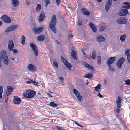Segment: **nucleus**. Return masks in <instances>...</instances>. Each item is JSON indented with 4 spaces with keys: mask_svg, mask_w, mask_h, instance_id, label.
I'll return each mask as SVG.
<instances>
[{
    "mask_svg": "<svg viewBox=\"0 0 130 130\" xmlns=\"http://www.w3.org/2000/svg\"><path fill=\"white\" fill-rule=\"evenodd\" d=\"M82 21L81 20H79L78 22V24L79 25H82Z\"/></svg>",
    "mask_w": 130,
    "mask_h": 130,
    "instance_id": "obj_49",
    "label": "nucleus"
},
{
    "mask_svg": "<svg viewBox=\"0 0 130 130\" xmlns=\"http://www.w3.org/2000/svg\"><path fill=\"white\" fill-rule=\"evenodd\" d=\"M109 67L108 69L110 71H114L115 69L114 68L111 66V65H107Z\"/></svg>",
    "mask_w": 130,
    "mask_h": 130,
    "instance_id": "obj_36",
    "label": "nucleus"
},
{
    "mask_svg": "<svg viewBox=\"0 0 130 130\" xmlns=\"http://www.w3.org/2000/svg\"><path fill=\"white\" fill-rule=\"evenodd\" d=\"M25 36L23 35L21 36V43L23 44H25Z\"/></svg>",
    "mask_w": 130,
    "mask_h": 130,
    "instance_id": "obj_29",
    "label": "nucleus"
},
{
    "mask_svg": "<svg viewBox=\"0 0 130 130\" xmlns=\"http://www.w3.org/2000/svg\"><path fill=\"white\" fill-rule=\"evenodd\" d=\"M71 55L72 58L75 60H77V56L76 55V52L73 51L71 53Z\"/></svg>",
    "mask_w": 130,
    "mask_h": 130,
    "instance_id": "obj_20",
    "label": "nucleus"
},
{
    "mask_svg": "<svg viewBox=\"0 0 130 130\" xmlns=\"http://www.w3.org/2000/svg\"><path fill=\"white\" fill-rule=\"evenodd\" d=\"M120 108H119L118 107H117L116 110V111L117 113H119V112Z\"/></svg>",
    "mask_w": 130,
    "mask_h": 130,
    "instance_id": "obj_52",
    "label": "nucleus"
},
{
    "mask_svg": "<svg viewBox=\"0 0 130 130\" xmlns=\"http://www.w3.org/2000/svg\"><path fill=\"white\" fill-rule=\"evenodd\" d=\"M32 80H29V81H26V83H27L28 84H29L32 83Z\"/></svg>",
    "mask_w": 130,
    "mask_h": 130,
    "instance_id": "obj_50",
    "label": "nucleus"
},
{
    "mask_svg": "<svg viewBox=\"0 0 130 130\" xmlns=\"http://www.w3.org/2000/svg\"><path fill=\"white\" fill-rule=\"evenodd\" d=\"M117 66L119 68H121L122 67V64L120 62L118 61H117L116 63Z\"/></svg>",
    "mask_w": 130,
    "mask_h": 130,
    "instance_id": "obj_39",
    "label": "nucleus"
},
{
    "mask_svg": "<svg viewBox=\"0 0 130 130\" xmlns=\"http://www.w3.org/2000/svg\"><path fill=\"white\" fill-rule=\"evenodd\" d=\"M26 4H27V5H28L29 4V2L28 0H26V1H25Z\"/></svg>",
    "mask_w": 130,
    "mask_h": 130,
    "instance_id": "obj_58",
    "label": "nucleus"
},
{
    "mask_svg": "<svg viewBox=\"0 0 130 130\" xmlns=\"http://www.w3.org/2000/svg\"><path fill=\"white\" fill-rule=\"evenodd\" d=\"M74 122L75 124L77 125L78 126L80 127H83V126L79 124L77 122L74 121Z\"/></svg>",
    "mask_w": 130,
    "mask_h": 130,
    "instance_id": "obj_48",
    "label": "nucleus"
},
{
    "mask_svg": "<svg viewBox=\"0 0 130 130\" xmlns=\"http://www.w3.org/2000/svg\"><path fill=\"white\" fill-rule=\"evenodd\" d=\"M47 94L48 95V96H49V97H53L52 96L50 95L49 93H47Z\"/></svg>",
    "mask_w": 130,
    "mask_h": 130,
    "instance_id": "obj_60",
    "label": "nucleus"
},
{
    "mask_svg": "<svg viewBox=\"0 0 130 130\" xmlns=\"http://www.w3.org/2000/svg\"><path fill=\"white\" fill-rule=\"evenodd\" d=\"M11 59L12 60V61H13L14 60H15V58H13V57H11Z\"/></svg>",
    "mask_w": 130,
    "mask_h": 130,
    "instance_id": "obj_61",
    "label": "nucleus"
},
{
    "mask_svg": "<svg viewBox=\"0 0 130 130\" xmlns=\"http://www.w3.org/2000/svg\"><path fill=\"white\" fill-rule=\"evenodd\" d=\"M95 91L98 92H100L101 91V85L99 84L98 85L94 87Z\"/></svg>",
    "mask_w": 130,
    "mask_h": 130,
    "instance_id": "obj_27",
    "label": "nucleus"
},
{
    "mask_svg": "<svg viewBox=\"0 0 130 130\" xmlns=\"http://www.w3.org/2000/svg\"><path fill=\"white\" fill-rule=\"evenodd\" d=\"M45 2L46 3L45 5L46 7H47V6L50 4V1L49 0H44Z\"/></svg>",
    "mask_w": 130,
    "mask_h": 130,
    "instance_id": "obj_42",
    "label": "nucleus"
},
{
    "mask_svg": "<svg viewBox=\"0 0 130 130\" xmlns=\"http://www.w3.org/2000/svg\"><path fill=\"white\" fill-rule=\"evenodd\" d=\"M82 63L85 67L87 68L88 66H89V64L86 62L83 61L82 62Z\"/></svg>",
    "mask_w": 130,
    "mask_h": 130,
    "instance_id": "obj_40",
    "label": "nucleus"
},
{
    "mask_svg": "<svg viewBox=\"0 0 130 130\" xmlns=\"http://www.w3.org/2000/svg\"><path fill=\"white\" fill-rule=\"evenodd\" d=\"M92 57L93 59H95L96 57V52L95 51H93L92 54Z\"/></svg>",
    "mask_w": 130,
    "mask_h": 130,
    "instance_id": "obj_35",
    "label": "nucleus"
},
{
    "mask_svg": "<svg viewBox=\"0 0 130 130\" xmlns=\"http://www.w3.org/2000/svg\"><path fill=\"white\" fill-rule=\"evenodd\" d=\"M50 104L51 106L53 107H56L57 106V105L56 104H55L53 102H51L50 103Z\"/></svg>",
    "mask_w": 130,
    "mask_h": 130,
    "instance_id": "obj_38",
    "label": "nucleus"
},
{
    "mask_svg": "<svg viewBox=\"0 0 130 130\" xmlns=\"http://www.w3.org/2000/svg\"><path fill=\"white\" fill-rule=\"evenodd\" d=\"M14 53H16L18 52V50L17 49H12V50Z\"/></svg>",
    "mask_w": 130,
    "mask_h": 130,
    "instance_id": "obj_51",
    "label": "nucleus"
},
{
    "mask_svg": "<svg viewBox=\"0 0 130 130\" xmlns=\"http://www.w3.org/2000/svg\"><path fill=\"white\" fill-rule=\"evenodd\" d=\"M14 42L12 40H10L9 41L8 49L10 51H12L14 47Z\"/></svg>",
    "mask_w": 130,
    "mask_h": 130,
    "instance_id": "obj_10",
    "label": "nucleus"
},
{
    "mask_svg": "<svg viewBox=\"0 0 130 130\" xmlns=\"http://www.w3.org/2000/svg\"><path fill=\"white\" fill-rule=\"evenodd\" d=\"M57 3V5H59V3L60 0H55Z\"/></svg>",
    "mask_w": 130,
    "mask_h": 130,
    "instance_id": "obj_54",
    "label": "nucleus"
},
{
    "mask_svg": "<svg viewBox=\"0 0 130 130\" xmlns=\"http://www.w3.org/2000/svg\"><path fill=\"white\" fill-rule=\"evenodd\" d=\"M82 13L84 15H89L90 13L86 9L83 8L81 10Z\"/></svg>",
    "mask_w": 130,
    "mask_h": 130,
    "instance_id": "obj_22",
    "label": "nucleus"
},
{
    "mask_svg": "<svg viewBox=\"0 0 130 130\" xmlns=\"http://www.w3.org/2000/svg\"><path fill=\"white\" fill-rule=\"evenodd\" d=\"M61 60L64 63L65 66L68 68L70 70L71 69V65L69 63L67 60L63 57H61Z\"/></svg>",
    "mask_w": 130,
    "mask_h": 130,
    "instance_id": "obj_6",
    "label": "nucleus"
},
{
    "mask_svg": "<svg viewBox=\"0 0 130 130\" xmlns=\"http://www.w3.org/2000/svg\"><path fill=\"white\" fill-rule=\"evenodd\" d=\"M24 96L29 98L33 97L36 95V92L31 90H28L25 92L23 94Z\"/></svg>",
    "mask_w": 130,
    "mask_h": 130,
    "instance_id": "obj_3",
    "label": "nucleus"
},
{
    "mask_svg": "<svg viewBox=\"0 0 130 130\" xmlns=\"http://www.w3.org/2000/svg\"><path fill=\"white\" fill-rule=\"evenodd\" d=\"M56 23V18L55 15L53 16L49 25V27L55 33L56 32V30L55 26Z\"/></svg>",
    "mask_w": 130,
    "mask_h": 130,
    "instance_id": "obj_2",
    "label": "nucleus"
},
{
    "mask_svg": "<svg viewBox=\"0 0 130 130\" xmlns=\"http://www.w3.org/2000/svg\"><path fill=\"white\" fill-rule=\"evenodd\" d=\"M123 4L125 5L123 7V8H126L128 9H130V2H124Z\"/></svg>",
    "mask_w": 130,
    "mask_h": 130,
    "instance_id": "obj_21",
    "label": "nucleus"
},
{
    "mask_svg": "<svg viewBox=\"0 0 130 130\" xmlns=\"http://www.w3.org/2000/svg\"><path fill=\"white\" fill-rule=\"evenodd\" d=\"M100 98H102L103 97V96L100 93H98V95H97Z\"/></svg>",
    "mask_w": 130,
    "mask_h": 130,
    "instance_id": "obj_53",
    "label": "nucleus"
},
{
    "mask_svg": "<svg viewBox=\"0 0 130 130\" xmlns=\"http://www.w3.org/2000/svg\"><path fill=\"white\" fill-rule=\"evenodd\" d=\"M125 82L126 84L128 85H129L130 84V80L129 79H127L125 80Z\"/></svg>",
    "mask_w": 130,
    "mask_h": 130,
    "instance_id": "obj_44",
    "label": "nucleus"
},
{
    "mask_svg": "<svg viewBox=\"0 0 130 130\" xmlns=\"http://www.w3.org/2000/svg\"><path fill=\"white\" fill-rule=\"evenodd\" d=\"M45 14L44 12H41L40 15L38 18V19L39 22L43 20L44 19L45 17Z\"/></svg>",
    "mask_w": 130,
    "mask_h": 130,
    "instance_id": "obj_16",
    "label": "nucleus"
},
{
    "mask_svg": "<svg viewBox=\"0 0 130 130\" xmlns=\"http://www.w3.org/2000/svg\"><path fill=\"white\" fill-rule=\"evenodd\" d=\"M73 92L74 93L76 96L78 100L80 101H81L82 97L80 95L79 92L75 89L73 90Z\"/></svg>",
    "mask_w": 130,
    "mask_h": 130,
    "instance_id": "obj_9",
    "label": "nucleus"
},
{
    "mask_svg": "<svg viewBox=\"0 0 130 130\" xmlns=\"http://www.w3.org/2000/svg\"><path fill=\"white\" fill-rule=\"evenodd\" d=\"M82 51V52H83V55H85V52H83Z\"/></svg>",
    "mask_w": 130,
    "mask_h": 130,
    "instance_id": "obj_64",
    "label": "nucleus"
},
{
    "mask_svg": "<svg viewBox=\"0 0 130 130\" xmlns=\"http://www.w3.org/2000/svg\"><path fill=\"white\" fill-rule=\"evenodd\" d=\"M87 68H88L92 70H93L94 69V68L92 66L89 64V66H88Z\"/></svg>",
    "mask_w": 130,
    "mask_h": 130,
    "instance_id": "obj_47",
    "label": "nucleus"
},
{
    "mask_svg": "<svg viewBox=\"0 0 130 130\" xmlns=\"http://www.w3.org/2000/svg\"><path fill=\"white\" fill-rule=\"evenodd\" d=\"M3 88L1 86H0V98L2 97V93L3 92Z\"/></svg>",
    "mask_w": 130,
    "mask_h": 130,
    "instance_id": "obj_37",
    "label": "nucleus"
},
{
    "mask_svg": "<svg viewBox=\"0 0 130 130\" xmlns=\"http://www.w3.org/2000/svg\"><path fill=\"white\" fill-rule=\"evenodd\" d=\"M117 22L120 24H125L127 22L126 19L124 17H120L117 20Z\"/></svg>",
    "mask_w": 130,
    "mask_h": 130,
    "instance_id": "obj_7",
    "label": "nucleus"
},
{
    "mask_svg": "<svg viewBox=\"0 0 130 130\" xmlns=\"http://www.w3.org/2000/svg\"><path fill=\"white\" fill-rule=\"evenodd\" d=\"M18 27V26L13 25L9 27L5 31L6 32H9L13 31L15 29Z\"/></svg>",
    "mask_w": 130,
    "mask_h": 130,
    "instance_id": "obj_12",
    "label": "nucleus"
},
{
    "mask_svg": "<svg viewBox=\"0 0 130 130\" xmlns=\"http://www.w3.org/2000/svg\"><path fill=\"white\" fill-rule=\"evenodd\" d=\"M121 99L119 96L118 97V100L116 101V103L117 107L121 108Z\"/></svg>",
    "mask_w": 130,
    "mask_h": 130,
    "instance_id": "obj_17",
    "label": "nucleus"
},
{
    "mask_svg": "<svg viewBox=\"0 0 130 130\" xmlns=\"http://www.w3.org/2000/svg\"><path fill=\"white\" fill-rule=\"evenodd\" d=\"M45 37L44 35H42L38 36L37 38V39L39 41H42L45 39Z\"/></svg>",
    "mask_w": 130,
    "mask_h": 130,
    "instance_id": "obj_25",
    "label": "nucleus"
},
{
    "mask_svg": "<svg viewBox=\"0 0 130 130\" xmlns=\"http://www.w3.org/2000/svg\"><path fill=\"white\" fill-rule=\"evenodd\" d=\"M43 28L40 27L37 28H33V30L36 34H39L40 33L42 30Z\"/></svg>",
    "mask_w": 130,
    "mask_h": 130,
    "instance_id": "obj_15",
    "label": "nucleus"
},
{
    "mask_svg": "<svg viewBox=\"0 0 130 130\" xmlns=\"http://www.w3.org/2000/svg\"><path fill=\"white\" fill-rule=\"evenodd\" d=\"M59 79L62 81H63L64 80V78L63 77H60L59 78Z\"/></svg>",
    "mask_w": 130,
    "mask_h": 130,
    "instance_id": "obj_56",
    "label": "nucleus"
},
{
    "mask_svg": "<svg viewBox=\"0 0 130 130\" xmlns=\"http://www.w3.org/2000/svg\"><path fill=\"white\" fill-rule=\"evenodd\" d=\"M28 68L32 71H35L36 70L35 66L32 64L29 65L28 66Z\"/></svg>",
    "mask_w": 130,
    "mask_h": 130,
    "instance_id": "obj_26",
    "label": "nucleus"
},
{
    "mask_svg": "<svg viewBox=\"0 0 130 130\" xmlns=\"http://www.w3.org/2000/svg\"><path fill=\"white\" fill-rule=\"evenodd\" d=\"M56 128L58 129V130H65V129H63L62 127L59 126H57Z\"/></svg>",
    "mask_w": 130,
    "mask_h": 130,
    "instance_id": "obj_46",
    "label": "nucleus"
},
{
    "mask_svg": "<svg viewBox=\"0 0 130 130\" xmlns=\"http://www.w3.org/2000/svg\"><path fill=\"white\" fill-rule=\"evenodd\" d=\"M12 5L14 7H16L19 4V2L17 0H11Z\"/></svg>",
    "mask_w": 130,
    "mask_h": 130,
    "instance_id": "obj_24",
    "label": "nucleus"
},
{
    "mask_svg": "<svg viewBox=\"0 0 130 130\" xmlns=\"http://www.w3.org/2000/svg\"><path fill=\"white\" fill-rule=\"evenodd\" d=\"M92 76L93 75L92 74H90L89 73H88L86 74L84 76V77L90 78H92Z\"/></svg>",
    "mask_w": 130,
    "mask_h": 130,
    "instance_id": "obj_30",
    "label": "nucleus"
},
{
    "mask_svg": "<svg viewBox=\"0 0 130 130\" xmlns=\"http://www.w3.org/2000/svg\"><path fill=\"white\" fill-rule=\"evenodd\" d=\"M89 26L93 32H95L96 31L97 29L95 25L92 22L89 24Z\"/></svg>",
    "mask_w": 130,
    "mask_h": 130,
    "instance_id": "obj_19",
    "label": "nucleus"
},
{
    "mask_svg": "<svg viewBox=\"0 0 130 130\" xmlns=\"http://www.w3.org/2000/svg\"><path fill=\"white\" fill-rule=\"evenodd\" d=\"M112 0H108L107 3H112Z\"/></svg>",
    "mask_w": 130,
    "mask_h": 130,
    "instance_id": "obj_57",
    "label": "nucleus"
},
{
    "mask_svg": "<svg viewBox=\"0 0 130 130\" xmlns=\"http://www.w3.org/2000/svg\"><path fill=\"white\" fill-rule=\"evenodd\" d=\"M97 58V63L99 65H100L101 62V57L100 56H98Z\"/></svg>",
    "mask_w": 130,
    "mask_h": 130,
    "instance_id": "obj_33",
    "label": "nucleus"
},
{
    "mask_svg": "<svg viewBox=\"0 0 130 130\" xmlns=\"http://www.w3.org/2000/svg\"><path fill=\"white\" fill-rule=\"evenodd\" d=\"M30 46L35 53V55L37 56L38 55V53L37 47L32 43H30Z\"/></svg>",
    "mask_w": 130,
    "mask_h": 130,
    "instance_id": "obj_8",
    "label": "nucleus"
},
{
    "mask_svg": "<svg viewBox=\"0 0 130 130\" xmlns=\"http://www.w3.org/2000/svg\"><path fill=\"white\" fill-rule=\"evenodd\" d=\"M128 13V10L126 9H123L120 10L118 12V15L120 16H125Z\"/></svg>",
    "mask_w": 130,
    "mask_h": 130,
    "instance_id": "obj_5",
    "label": "nucleus"
},
{
    "mask_svg": "<svg viewBox=\"0 0 130 130\" xmlns=\"http://www.w3.org/2000/svg\"><path fill=\"white\" fill-rule=\"evenodd\" d=\"M7 88V89L6 93L7 95L8 96L13 92V89L12 87L10 86H8Z\"/></svg>",
    "mask_w": 130,
    "mask_h": 130,
    "instance_id": "obj_14",
    "label": "nucleus"
},
{
    "mask_svg": "<svg viewBox=\"0 0 130 130\" xmlns=\"http://www.w3.org/2000/svg\"><path fill=\"white\" fill-rule=\"evenodd\" d=\"M21 99L17 97L16 96H14L13 98V102L14 103L16 104H18L20 103L21 101Z\"/></svg>",
    "mask_w": 130,
    "mask_h": 130,
    "instance_id": "obj_13",
    "label": "nucleus"
},
{
    "mask_svg": "<svg viewBox=\"0 0 130 130\" xmlns=\"http://www.w3.org/2000/svg\"><path fill=\"white\" fill-rule=\"evenodd\" d=\"M105 29V27L104 26L101 27L99 28V31L100 32H102Z\"/></svg>",
    "mask_w": 130,
    "mask_h": 130,
    "instance_id": "obj_41",
    "label": "nucleus"
},
{
    "mask_svg": "<svg viewBox=\"0 0 130 130\" xmlns=\"http://www.w3.org/2000/svg\"><path fill=\"white\" fill-rule=\"evenodd\" d=\"M111 4L107 3L105 5V8L106 12H107L111 6Z\"/></svg>",
    "mask_w": 130,
    "mask_h": 130,
    "instance_id": "obj_28",
    "label": "nucleus"
},
{
    "mask_svg": "<svg viewBox=\"0 0 130 130\" xmlns=\"http://www.w3.org/2000/svg\"><path fill=\"white\" fill-rule=\"evenodd\" d=\"M105 39V38L102 36H99L96 38V40L98 41L101 42L104 41Z\"/></svg>",
    "mask_w": 130,
    "mask_h": 130,
    "instance_id": "obj_23",
    "label": "nucleus"
},
{
    "mask_svg": "<svg viewBox=\"0 0 130 130\" xmlns=\"http://www.w3.org/2000/svg\"><path fill=\"white\" fill-rule=\"evenodd\" d=\"M2 24V21H0V26Z\"/></svg>",
    "mask_w": 130,
    "mask_h": 130,
    "instance_id": "obj_63",
    "label": "nucleus"
},
{
    "mask_svg": "<svg viewBox=\"0 0 130 130\" xmlns=\"http://www.w3.org/2000/svg\"><path fill=\"white\" fill-rule=\"evenodd\" d=\"M104 84L105 85H106V84L107 83V81H106V80H104Z\"/></svg>",
    "mask_w": 130,
    "mask_h": 130,
    "instance_id": "obj_59",
    "label": "nucleus"
},
{
    "mask_svg": "<svg viewBox=\"0 0 130 130\" xmlns=\"http://www.w3.org/2000/svg\"><path fill=\"white\" fill-rule=\"evenodd\" d=\"M32 84L35 85H37V84H38V82H36V81H33L32 80Z\"/></svg>",
    "mask_w": 130,
    "mask_h": 130,
    "instance_id": "obj_43",
    "label": "nucleus"
},
{
    "mask_svg": "<svg viewBox=\"0 0 130 130\" xmlns=\"http://www.w3.org/2000/svg\"><path fill=\"white\" fill-rule=\"evenodd\" d=\"M2 59L0 58V67H1V61L2 60Z\"/></svg>",
    "mask_w": 130,
    "mask_h": 130,
    "instance_id": "obj_62",
    "label": "nucleus"
},
{
    "mask_svg": "<svg viewBox=\"0 0 130 130\" xmlns=\"http://www.w3.org/2000/svg\"><path fill=\"white\" fill-rule=\"evenodd\" d=\"M118 61L123 64L125 61L124 58L123 57H122V58H120Z\"/></svg>",
    "mask_w": 130,
    "mask_h": 130,
    "instance_id": "obj_34",
    "label": "nucleus"
},
{
    "mask_svg": "<svg viewBox=\"0 0 130 130\" xmlns=\"http://www.w3.org/2000/svg\"><path fill=\"white\" fill-rule=\"evenodd\" d=\"M130 49H128L126 50L125 52V53L127 57V60L128 62L130 63V53L129 52Z\"/></svg>",
    "mask_w": 130,
    "mask_h": 130,
    "instance_id": "obj_18",
    "label": "nucleus"
},
{
    "mask_svg": "<svg viewBox=\"0 0 130 130\" xmlns=\"http://www.w3.org/2000/svg\"><path fill=\"white\" fill-rule=\"evenodd\" d=\"M73 37V36L72 34H69L68 36V37L69 38H72Z\"/></svg>",
    "mask_w": 130,
    "mask_h": 130,
    "instance_id": "obj_55",
    "label": "nucleus"
},
{
    "mask_svg": "<svg viewBox=\"0 0 130 130\" xmlns=\"http://www.w3.org/2000/svg\"><path fill=\"white\" fill-rule=\"evenodd\" d=\"M53 65L55 67H56L57 68L58 67V63L54 61L53 62Z\"/></svg>",
    "mask_w": 130,
    "mask_h": 130,
    "instance_id": "obj_45",
    "label": "nucleus"
},
{
    "mask_svg": "<svg viewBox=\"0 0 130 130\" xmlns=\"http://www.w3.org/2000/svg\"><path fill=\"white\" fill-rule=\"evenodd\" d=\"M0 58L3 60L5 64L6 65H8V58L7 53L5 50H2L0 52Z\"/></svg>",
    "mask_w": 130,
    "mask_h": 130,
    "instance_id": "obj_1",
    "label": "nucleus"
},
{
    "mask_svg": "<svg viewBox=\"0 0 130 130\" xmlns=\"http://www.w3.org/2000/svg\"><path fill=\"white\" fill-rule=\"evenodd\" d=\"M41 8V5L39 4H37V6L36 7V11L37 12L39 11Z\"/></svg>",
    "mask_w": 130,
    "mask_h": 130,
    "instance_id": "obj_31",
    "label": "nucleus"
},
{
    "mask_svg": "<svg viewBox=\"0 0 130 130\" xmlns=\"http://www.w3.org/2000/svg\"><path fill=\"white\" fill-rule=\"evenodd\" d=\"M2 20L5 23H10L11 22L10 18L8 16L3 15L1 17Z\"/></svg>",
    "mask_w": 130,
    "mask_h": 130,
    "instance_id": "obj_4",
    "label": "nucleus"
},
{
    "mask_svg": "<svg viewBox=\"0 0 130 130\" xmlns=\"http://www.w3.org/2000/svg\"><path fill=\"white\" fill-rule=\"evenodd\" d=\"M115 60L116 58L114 57H111L109 58L107 61V65H111L115 61Z\"/></svg>",
    "mask_w": 130,
    "mask_h": 130,
    "instance_id": "obj_11",
    "label": "nucleus"
},
{
    "mask_svg": "<svg viewBox=\"0 0 130 130\" xmlns=\"http://www.w3.org/2000/svg\"><path fill=\"white\" fill-rule=\"evenodd\" d=\"M126 36L125 35H122L120 37V39L122 41H124L126 39Z\"/></svg>",
    "mask_w": 130,
    "mask_h": 130,
    "instance_id": "obj_32",
    "label": "nucleus"
}]
</instances>
